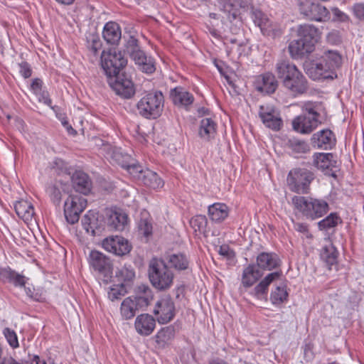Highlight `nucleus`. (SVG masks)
<instances>
[{
    "label": "nucleus",
    "instance_id": "473e14b6",
    "mask_svg": "<svg viewBox=\"0 0 364 364\" xmlns=\"http://www.w3.org/2000/svg\"><path fill=\"white\" fill-rule=\"evenodd\" d=\"M14 209L18 216L25 221L31 220L34 215L33 207L27 200L17 201L14 204Z\"/></svg>",
    "mask_w": 364,
    "mask_h": 364
},
{
    "label": "nucleus",
    "instance_id": "864d4df0",
    "mask_svg": "<svg viewBox=\"0 0 364 364\" xmlns=\"http://www.w3.org/2000/svg\"><path fill=\"white\" fill-rule=\"evenodd\" d=\"M207 218L205 215H196L192 218L190 220L191 226L195 230V231L201 232L205 230L207 225Z\"/></svg>",
    "mask_w": 364,
    "mask_h": 364
},
{
    "label": "nucleus",
    "instance_id": "2eb2a0df",
    "mask_svg": "<svg viewBox=\"0 0 364 364\" xmlns=\"http://www.w3.org/2000/svg\"><path fill=\"white\" fill-rule=\"evenodd\" d=\"M250 18L255 25L260 28L263 35L274 36L277 34V25L260 9L252 7Z\"/></svg>",
    "mask_w": 364,
    "mask_h": 364
},
{
    "label": "nucleus",
    "instance_id": "4be33fe9",
    "mask_svg": "<svg viewBox=\"0 0 364 364\" xmlns=\"http://www.w3.org/2000/svg\"><path fill=\"white\" fill-rule=\"evenodd\" d=\"M298 37L301 38L307 46L314 49L316 43L320 38L318 29L311 24L301 25L298 28Z\"/></svg>",
    "mask_w": 364,
    "mask_h": 364
},
{
    "label": "nucleus",
    "instance_id": "cd10ccee",
    "mask_svg": "<svg viewBox=\"0 0 364 364\" xmlns=\"http://www.w3.org/2000/svg\"><path fill=\"white\" fill-rule=\"evenodd\" d=\"M163 259L166 262L168 267L178 271L187 269L189 266V261L186 256L181 253L165 255Z\"/></svg>",
    "mask_w": 364,
    "mask_h": 364
},
{
    "label": "nucleus",
    "instance_id": "3c124183",
    "mask_svg": "<svg viewBox=\"0 0 364 364\" xmlns=\"http://www.w3.org/2000/svg\"><path fill=\"white\" fill-rule=\"evenodd\" d=\"M126 170L129 172V173L136 181H139L144 175V169L142 166L136 162L134 159L129 164V167H127Z\"/></svg>",
    "mask_w": 364,
    "mask_h": 364
},
{
    "label": "nucleus",
    "instance_id": "bf43d9fd",
    "mask_svg": "<svg viewBox=\"0 0 364 364\" xmlns=\"http://www.w3.org/2000/svg\"><path fill=\"white\" fill-rule=\"evenodd\" d=\"M19 72L24 78H28L31 76L32 70L27 62H22L18 64Z\"/></svg>",
    "mask_w": 364,
    "mask_h": 364
},
{
    "label": "nucleus",
    "instance_id": "774afa93",
    "mask_svg": "<svg viewBox=\"0 0 364 364\" xmlns=\"http://www.w3.org/2000/svg\"><path fill=\"white\" fill-rule=\"evenodd\" d=\"M63 127L67 129L68 132L70 134L75 135L77 132L72 127V126L67 121H62Z\"/></svg>",
    "mask_w": 364,
    "mask_h": 364
},
{
    "label": "nucleus",
    "instance_id": "20e7f679",
    "mask_svg": "<svg viewBox=\"0 0 364 364\" xmlns=\"http://www.w3.org/2000/svg\"><path fill=\"white\" fill-rule=\"evenodd\" d=\"M149 277L154 287L164 291L171 287L173 274L164 259L154 258L149 262Z\"/></svg>",
    "mask_w": 364,
    "mask_h": 364
},
{
    "label": "nucleus",
    "instance_id": "39448f33",
    "mask_svg": "<svg viewBox=\"0 0 364 364\" xmlns=\"http://www.w3.org/2000/svg\"><path fill=\"white\" fill-rule=\"evenodd\" d=\"M164 97L161 91H152L143 96L136 104L138 113L146 119H156L164 109Z\"/></svg>",
    "mask_w": 364,
    "mask_h": 364
},
{
    "label": "nucleus",
    "instance_id": "ea45409f",
    "mask_svg": "<svg viewBox=\"0 0 364 364\" xmlns=\"http://www.w3.org/2000/svg\"><path fill=\"white\" fill-rule=\"evenodd\" d=\"M277 87L278 82L275 76L272 73H267L262 75V85L258 87V90L267 94H272L275 92Z\"/></svg>",
    "mask_w": 364,
    "mask_h": 364
},
{
    "label": "nucleus",
    "instance_id": "4468645a",
    "mask_svg": "<svg viewBox=\"0 0 364 364\" xmlns=\"http://www.w3.org/2000/svg\"><path fill=\"white\" fill-rule=\"evenodd\" d=\"M107 82L117 95L124 98H131L135 93L132 81L124 74L120 73L108 76Z\"/></svg>",
    "mask_w": 364,
    "mask_h": 364
},
{
    "label": "nucleus",
    "instance_id": "09e8293b",
    "mask_svg": "<svg viewBox=\"0 0 364 364\" xmlns=\"http://www.w3.org/2000/svg\"><path fill=\"white\" fill-rule=\"evenodd\" d=\"M1 364H46L45 360H41L38 355H33L28 356V360H21V363L16 361L13 358H4Z\"/></svg>",
    "mask_w": 364,
    "mask_h": 364
},
{
    "label": "nucleus",
    "instance_id": "a878e982",
    "mask_svg": "<svg viewBox=\"0 0 364 364\" xmlns=\"http://www.w3.org/2000/svg\"><path fill=\"white\" fill-rule=\"evenodd\" d=\"M0 279L4 282L12 284L16 287H25L26 278L11 269L10 267L3 268L0 269Z\"/></svg>",
    "mask_w": 364,
    "mask_h": 364
},
{
    "label": "nucleus",
    "instance_id": "6ab92c4d",
    "mask_svg": "<svg viewBox=\"0 0 364 364\" xmlns=\"http://www.w3.org/2000/svg\"><path fill=\"white\" fill-rule=\"evenodd\" d=\"M321 122L314 117L299 115L292 121L294 130L301 134H309L316 129Z\"/></svg>",
    "mask_w": 364,
    "mask_h": 364
},
{
    "label": "nucleus",
    "instance_id": "b1692460",
    "mask_svg": "<svg viewBox=\"0 0 364 364\" xmlns=\"http://www.w3.org/2000/svg\"><path fill=\"white\" fill-rule=\"evenodd\" d=\"M72 183L74 189L79 193L87 195L91 191L92 182L85 173L75 171L72 176Z\"/></svg>",
    "mask_w": 364,
    "mask_h": 364
},
{
    "label": "nucleus",
    "instance_id": "e2e57ef3",
    "mask_svg": "<svg viewBox=\"0 0 364 364\" xmlns=\"http://www.w3.org/2000/svg\"><path fill=\"white\" fill-rule=\"evenodd\" d=\"M353 14L360 20H364V4H356L353 7Z\"/></svg>",
    "mask_w": 364,
    "mask_h": 364
},
{
    "label": "nucleus",
    "instance_id": "a18cd8bd",
    "mask_svg": "<svg viewBox=\"0 0 364 364\" xmlns=\"http://www.w3.org/2000/svg\"><path fill=\"white\" fill-rule=\"evenodd\" d=\"M288 293L287 291L286 287H277L275 290H274L270 295V300L273 304H281L284 301L287 300Z\"/></svg>",
    "mask_w": 364,
    "mask_h": 364
},
{
    "label": "nucleus",
    "instance_id": "ddd939ff",
    "mask_svg": "<svg viewBox=\"0 0 364 364\" xmlns=\"http://www.w3.org/2000/svg\"><path fill=\"white\" fill-rule=\"evenodd\" d=\"M313 165L325 175L337 178L338 164L336 156L332 153H315L313 155Z\"/></svg>",
    "mask_w": 364,
    "mask_h": 364
},
{
    "label": "nucleus",
    "instance_id": "680f3d73",
    "mask_svg": "<svg viewBox=\"0 0 364 364\" xmlns=\"http://www.w3.org/2000/svg\"><path fill=\"white\" fill-rule=\"evenodd\" d=\"M333 21L346 22L348 21V16L345 13L339 10L338 8L332 9Z\"/></svg>",
    "mask_w": 364,
    "mask_h": 364
},
{
    "label": "nucleus",
    "instance_id": "13d9d810",
    "mask_svg": "<svg viewBox=\"0 0 364 364\" xmlns=\"http://www.w3.org/2000/svg\"><path fill=\"white\" fill-rule=\"evenodd\" d=\"M34 94L36 95L40 102H43L48 107H52V100H50L49 94L46 90H41L39 93Z\"/></svg>",
    "mask_w": 364,
    "mask_h": 364
},
{
    "label": "nucleus",
    "instance_id": "f3484780",
    "mask_svg": "<svg viewBox=\"0 0 364 364\" xmlns=\"http://www.w3.org/2000/svg\"><path fill=\"white\" fill-rule=\"evenodd\" d=\"M170 97L176 106L185 108L186 110L190 109L195 100L193 94L181 86L171 90Z\"/></svg>",
    "mask_w": 364,
    "mask_h": 364
},
{
    "label": "nucleus",
    "instance_id": "72a5a7b5",
    "mask_svg": "<svg viewBox=\"0 0 364 364\" xmlns=\"http://www.w3.org/2000/svg\"><path fill=\"white\" fill-rule=\"evenodd\" d=\"M217 124L211 118H204L200 121L199 135L201 138L209 140L215 136Z\"/></svg>",
    "mask_w": 364,
    "mask_h": 364
},
{
    "label": "nucleus",
    "instance_id": "c756f323",
    "mask_svg": "<svg viewBox=\"0 0 364 364\" xmlns=\"http://www.w3.org/2000/svg\"><path fill=\"white\" fill-rule=\"evenodd\" d=\"M102 36L107 43L112 45L117 43L121 38L119 25L114 22L107 23L104 27Z\"/></svg>",
    "mask_w": 364,
    "mask_h": 364
},
{
    "label": "nucleus",
    "instance_id": "58836bf2",
    "mask_svg": "<svg viewBox=\"0 0 364 364\" xmlns=\"http://www.w3.org/2000/svg\"><path fill=\"white\" fill-rule=\"evenodd\" d=\"M282 273L281 272H274L268 274L255 287V292L257 296H260L266 294L268 290V287L270 284L276 279H278Z\"/></svg>",
    "mask_w": 364,
    "mask_h": 364
},
{
    "label": "nucleus",
    "instance_id": "f03ea898",
    "mask_svg": "<svg viewBox=\"0 0 364 364\" xmlns=\"http://www.w3.org/2000/svg\"><path fill=\"white\" fill-rule=\"evenodd\" d=\"M341 65V57L338 53L327 50L316 60L306 62L304 70L314 80L333 79L336 76L334 70Z\"/></svg>",
    "mask_w": 364,
    "mask_h": 364
},
{
    "label": "nucleus",
    "instance_id": "bb28decb",
    "mask_svg": "<svg viewBox=\"0 0 364 364\" xmlns=\"http://www.w3.org/2000/svg\"><path fill=\"white\" fill-rule=\"evenodd\" d=\"M154 299L152 290L146 285L138 287L136 295L133 296V301L139 310H144Z\"/></svg>",
    "mask_w": 364,
    "mask_h": 364
},
{
    "label": "nucleus",
    "instance_id": "338daca9",
    "mask_svg": "<svg viewBox=\"0 0 364 364\" xmlns=\"http://www.w3.org/2000/svg\"><path fill=\"white\" fill-rule=\"evenodd\" d=\"M294 228L296 230H297L300 232H303V233L307 232L309 230L308 225H306L305 223H295Z\"/></svg>",
    "mask_w": 364,
    "mask_h": 364
},
{
    "label": "nucleus",
    "instance_id": "a19ab883",
    "mask_svg": "<svg viewBox=\"0 0 364 364\" xmlns=\"http://www.w3.org/2000/svg\"><path fill=\"white\" fill-rule=\"evenodd\" d=\"M174 336L175 328L173 326L164 327L155 336L156 342L161 346H164L170 342Z\"/></svg>",
    "mask_w": 364,
    "mask_h": 364
},
{
    "label": "nucleus",
    "instance_id": "6e6552de",
    "mask_svg": "<svg viewBox=\"0 0 364 364\" xmlns=\"http://www.w3.org/2000/svg\"><path fill=\"white\" fill-rule=\"evenodd\" d=\"M258 116L262 124L268 129L277 132L283 127L280 111L272 104L260 105Z\"/></svg>",
    "mask_w": 364,
    "mask_h": 364
},
{
    "label": "nucleus",
    "instance_id": "412c9836",
    "mask_svg": "<svg viewBox=\"0 0 364 364\" xmlns=\"http://www.w3.org/2000/svg\"><path fill=\"white\" fill-rule=\"evenodd\" d=\"M106 216V223L110 230L122 231L127 224L128 217L124 213L109 210Z\"/></svg>",
    "mask_w": 364,
    "mask_h": 364
},
{
    "label": "nucleus",
    "instance_id": "c03bdc74",
    "mask_svg": "<svg viewBox=\"0 0 364 364\" xmlns=\"http://www.w3.org/2000/svg\"><path fill=\"white\" fill-rule=\"evenodd\" d=\"M287 146L293 152L296 154H305L310 150L309 144L305 141L296 138L289 139Z\"/></svg>",
    "mask_w": 364,
    "mask_h": 364
},
{
    "label": "nucleus",
    "instance_id": "9b49d317",
    "mask_svg": "<svg viewBox=\"0 0 364 364\" xmlns=\"http://www.w3.org/2000/svg\"><path fill=\"white\" fill-rule=\"evenodd\" d=\"M299 11L301 14L307 19L316 21H326L330 19V12L328 9L318 2H311L305 1L299 4Z\"/></svg>",
    "mask_w": 364,
    "mask_h": 364
},
{
    "label": "nucleus",
    "instance_id": "37998d69",
    "mask_svg": "<svg viewBox=\"0 0 364 364\" xmlns=\"http://www.w3.org/2000/svg\"><path fill=\"white\" fill-rule=\"evenodd\" d=\"M338 255V252L336 247L333 245H330L328 246H325L323 248L321 257L328 266V268L331 269L332 265L337 263Z\"/></svg>",
    "mask_w": 364,
    "mask_h": 364
},
{
    "label": "nucleus",
    "instance_id": "e433bc0d",
    "mask_svg": "<svg viewBox=\"0 0 364 364\" xmlns=\"http://www.w3.org/2000/svg\"><path fill=\"white\" fill-rule=\"evenodd\" d=\"M262 274L254 264H249L243 271L242 282L246 287L252 286L260 277Z\"/></svg>",
    "mask_w": 364,
    "mask_h": 364
},
{
    "label": "nucleus",
    "instance_id": "49530a36",
    "mask_svg": "<svg viewBox=\"0 0 364 364\" xmlns=\"http://www.w3.org/2000/svg\"><path fill=\"white\" fill-rule=\"evenodd\" d=\"M46 193L55 206H59L62 199V193L58 184L55 183L46 188Z\"/></svg>",
    "mask_w": 364,
    "mask_h": 364
},
{
    "label": "nucleus",
    "instance_id": "f8f14e48",
    "mask_svg": "<svg viewBox=\"0 0 364 364\" xmlns=\"http://www.w3.org/2000/svg\"><path fill=\"white\" fill-rule=\"evenodd\" d=\"M87 200L82 197L70 196L64 204V215L66 221L71 224H75L79 221L80 215L85 209Z\"/></svg>",
    "mask_w": 364,
    "mask_h": 364
},
{
    "label": "nucleus",
    "instance_id": "c9c22d12",
    "mask_svg": "<svg viewBox=\"0 0 364 364\" xmlns=\"http://www.w3.org/2000/svg\"><path fill=\"white\" fill-rule=\"evenodd\" d=\"M109 156L113 162L124 169L129 167L130 163L134 161L130 155L123 153L120 148L112 149Z\"/></svg>",
    "mask_w": 364,
    "mask_h": 364
},
{
    "label": "nucleus",
    "instance_id": "9d476101",
    "mask_svg": "<svg viewBox=\"0 0 364 364\" xmlns=\"http://www.w3.org/2000/svg\"><path fill=\"white\" fill-rule=\"evenodd\" d=\"M88 262L90 266L104 277L105 282H107L111 279L113 267L112 261L108 257L99 251L92 250Z\"/></svg>",
    "mask_w": 364,
    "mask_h": 364
},
{
    "label": "nucleus",
    "instance_id": "1a4fd4ad",
    "mask_svg": "<svg viewBox=\"0 0 364 364\" xmlns=\"http://www.w3.org/2000/svg\"><path fill=\"white\" fill-rule=\"evenodd\" d=\"M153 314L160 324H166L171 321L176 314L172 298L168 295L160 298L155 304Z\"/></svg>",
    "mask_w": 364,
    "mask_h": 364
},
{
    "label": "nucleus",
    "instance_id": "7ed1b4c3",
    "mask_svg": "<svg viewBox=\"0 0 364 364\" xmlns=\"http://www.w3.org/2000/svg\"><path fill=\"white\" fill-rule=\"evenodd\" d=\"M291 201L304 217L311 220L323 217L329 210L328 203L323 199L295 196Z\"/></svg>",
    "mask_w": 364,
    "mask_h": 364
},
{
    "label": "nucleus",
    "instance_id": "8fccbe9b",
    "mask_svg": "<svg viewBox=\"0 0 364 364\" xmlns=\"http://www.w3.org/2000/svg\"><path fill=\"white\" fill-rule=\"evenodd\" d=\"M116 277L121 283L132 282L135 277V273L132 269L123 267L116 272Z\"/></svg>",
    "mask_w": 364,
    "mask_h": 364
},
{
    "label": "nucleus",
    "instance_id": "dca6fc26",
    "mask_svg": "<svg viewBox=\"0 0 364 364\" xmlns=\"http://www.w3.org/2000/svg\"><path fill=\"white\" fill-rule=\"evenodd\" d=\"M102 245L106 251L117 256H124L129 254L132 248L127 239L118 235L105 238Z\"/></svg>",
    "mask_w": 364,
    "mask_h": 364
},
{
    "label": "nucleus",
    "instance_id": "f257e3e1",
    "mask_svg": "<svg viewBox=\"0 0 364 364\" xmlns=\"http://www.w3.org/2000/svg\"><path fill=\"white\" fill-rule=\"evenodd\" d=\"M275 72L283 86L294 95H301L308 90L306 78L289 60H279L275 65Z\"/></svg>",
    "mask_w": 364,
    "mask_h": 364
},
{
    "label": "nucleus",
    "instance_id": "c85d7f7f",
    "mask_svg": "<svg viewBox=\"0 0 364 364\" xmlns=\"http://www.w3.org/2000/svg\"><path fill=\"white\" fill-rule=\"evenodd\" d=\"M289 50L292 58H297L311 53L314 49L299 37L289 43Z\"/></svg>",
    "mask_w": 364,
    "mask_h": 364
},
{
    "label": "nucleus",
    "instance_id": "423d86ee",
    "mask_svg": "<svg viewBox=\"0 0 364 364\" xmlns=\"http://www.w3.org/2000/svg\"><path fill=\"white\" fill-rule=\"evenodd\" d=\"M314 179V173L306 169L296 168L291 170L287 176V184L289 189L299 194L309 193V186Z\"/></svg>",
    "mask_w": 364,
    "mask_h": 364
},
{
    "label": "nucleus",
    "instance_id": "603ef678",
    "mask_svg": "<svg viewBox=\"0 0 364 364\" xmlns=\"http://www.w3.org/2000/svg\"><path fill=\"white\" fill-rule=\"evenodd\" d=\"M139 234L148 238L152 235V224L148 218H142L138 224Z\"/></svg>",
    "mask_w": 364,
    "mask_h": 364
},
{
    "label": "nucleus",
    "instance_id": "a211bd4d",
    "mask_svg": "<svg viewBox=\"0 0 364 364\" xmlns=\"http://www.w3.org/2000/svg\"><path fill=\"white\" fill-rule=\"evenodd\" d=\"M311 141L314 148L324 150L331 149L336 144L334 134L328 129L314 134Z\"/></svg>",
    "mask_w": 364,
    "mask_h": 364
},
{
    "label": "nucleus",
    "instance_id": "5fc2aeb1",
    "mask_svg": "<svg viewBox=\"0 0 364 364\" xmlns=\"http://www.w3.org/2000/svg\"><path fill=\"white\" fill-rule=\"evenodd\" d=\"M223 13L226 18L230 22L235 20L239 16V10L235 8L232 4H225L223 6Z\"/></svg>",
    "mask_w": 364,
    "mask_h": 364
},
{
    "label": "nucleus",
    "instance_id": "4c0bfd02",
    "mask_svg": "<svg viewBox=\"0 0 364 364\" xmlns=\"http://www.w3.org/2000/svg\"><path fill=\"white\" fill-rule=\"evenodd\" d=\"M138 311L139 309L133 301V296L127 297L121 304L120 314L123 319L132 318Z\"/></svg>",
    "mask_w": 364,
    "mask_h": 364
},
{
    "label": "nucleus",
    "instance_id": "0e129e2a",
    "mask_svg": "<svg viewBox=\"0 0 364 364\" xmlns=\"http://www.w3.org/2000/svg\"><path fill=\"white\" fill-rule=\"evenodd\" d=\"M31 88L33 93H39L41 90H43V81L39 78H35L31 85Z\"/></svg>",
    "mask_w": 364,
    "mask_h": 364
},
{
    "label": "nucleus",
    "instance_id": "2f4dec72",
    "mask_svg": "<svg viewBox=\"0 0 364 364\" xmlns=\"http://www.w3.org/2000/svg\"><path fill=\"white\" fill-rule=\"evenodd\" d=\"M139 182L153 189H157L164 186V181L157 173L148 168L144 171V175Z\"/></svg>",
    "mask_w": 364,
    "mask_h": 364
},
{
    "label": "nucleus",
    "instance_id": "052dcab7",
    "mask_svg": "<svg viewBox=\"0 0 364 364\" xmlns=\"http://www.w3.org/2000/svg\"><path fill=\"white\" fill-rule=\"evenodd\" d=\"M218 253L229 259H232L235 257L234 251L231 250L228 245H223L220 246Z\"/></svg>",
    "mask_w": 364,
    "mask_h": 364
},
{
    "label": "nucleus",
    "instance_id": "aec40b11",
    "mask_svg": "<svg viewBox=\"0 0 364 364\" xmlns=\"http://www.w3.org/2000/svg\"><path fill=\"white\" fill-rule=\"evenodd\" d=\"M156 321L151 315L142 314L139 315L135 320L134 326L136 332L141 336H149L156 327Z\"/></svg>",
    "mask_w": 364,
    "mask_h": 364
},
{
    "label": "nucleus",
    "instance_id": "79ce46f5",
    "mask_svg": "<svg viewBox=\"0 0 364 364\" xmlns=\"http://www.w3.org/2000/svg\"><path fill=\"white\" fill-rule=\"evenodd\" d=\"M342 223V219L337 213H331L324 219L318 223V227L320 230H328L335 228L338 223Z\"/></svg>",
    "mask_w": 364,
    "mask_h": 364
},
{
    "label": "nucleus",
    "instance_id": "5701e85b",
    "mask_svg": "<svg viewBox=\"0 0 364 364\" xmlns=\"http://www.w3.org/2000/svg\"><path fill=\"white\" fill-rule=\"evenodd\" d=\"M138 40L134 36H129L125 46V50L130 58L135 62L136 65H139L143 60H147L146 53L140 49L138 43Z\"/></svg>",
    "mask_w": 364,
    "mask_h": 364
},
{
    "label": "nucleus",
    "instance_id": "0eeeda50",
    "mask_svg": "<svg viewBox=\"0 0 364 364\" xmlns=\"http://www.w3.org/2000/svg\"><path fill=\"white\" fill-rule=\"evenodd\" d=\"M127 60L122 51L115 48L104 50L101 55V65L107 77L120 73L126 66Z\"/></svg>",
    "mask_w": 364,
    "mask_h": 364
},
{
    "label": "nucleus",
    "instance_id": "393cba45",
    "mask_svg": "<svg viewBox=\"0 0 364 364\" xmlns=\"http://www.w3.org/2000/svg\"><path fill=\"white\" fill-rule=\"evenodd\" d=\"M257 267L264 270H272L280 265L277 255L272 252H262L257 257Z\"/></svg>",
    "mask_w": 364,
    "mask_h": 364
},
{
    "label": "nucleus",
    "instance_id": "f704fd0d",
    "mask_svg": "<svg viewBox=\"0 0 364 364\" xmlns=\"http://www.w3.org/2000/svg\"><path fill=\"white\" fill-rule=\"evenodd\" d=\"M82 225L92 236L100 235L103 230L102 226L98 224V220L93 215L92 217L89 215H84L82 219Z\"/></svg>",
    "mask_w": 364,
    "mask_h": 364
},
{
    "label": "nucleus",
    "instance_id": "7c9ffc66",
    "mask_svg": "<svg viewBox=\"0 0 364 364\" xmlns=\"http://www.w3.org/2000/svg\"><path fill=\"white\" fill-rule=\"evenodd\" d=\"M210 219L215 223H221L229 215V208L225 203H215L208 207Z\"/></svg>",
    "mask_w": 364,
    "mask_h": 364
},
{
    "label": "nucleus",
    "instance_id": "6e6d98bb",
    "mask_svg": "<svg viewBox=\"0 0 364 364\" xmlns=\"http://www.w3.org/2000/svg\"><path fill=\"white\" fill-rule=\"evenodd\" d=\"M4 334L11 347L13 348H16L18 347L19 344L17 335L14 330H11L9 328H6L4 330Z\"/></svg>",
    "mask_w": 364,
    "mask_h": 364
},
{
    "label": "nucleus",
    "instance_id": "de8ad7c7",
    "mask_svg": "<svg viewBox=\"0 0 364 364\" xmlns=\"http://www.w3.org/2000/svg\"><path fill=\"white\" fill-rule=\"evenodd\" d=\"M127 293L126 284L113 285L108 292V297L112 301L121 299Z\"/></svg>",
    "mask_w": 364,
    "mask_h": 364
},
{
    "label": "nucleus",
    "instance_id": "4d7b16f0",
    "mask_svg": "<svg viewBox=\"0 0 364 364\" xmlns=\"http://www.w3.org/2000/svg\"><path fill=\"white\" fill-rule=\"evenodd\" d=\"M138 66L141 70L147 74H151L156 70L154 60L151 56L147 58V60L140 63Z\"/></svg>",
    "mask_w": 364,
    "mask_h": 364
},
{
    "label": "nucleus",
    "instance_id": "69168bd1",
    "mask_svg": "<svg viewBox=\"0 0 364 364\" xmlns=\"http://www.w3.org/2000/svg\"><path fill=\"white\" fill-rule=\"evenodd\" d=\"M304 110L305 112L302 115L309 117L312 115L314 118L318 119L320 117V114L315 110L314 107L311 105H306Z\"/></svg>",
    "mask_w": 364,
    "mask_h": 364
}]
</instances>
